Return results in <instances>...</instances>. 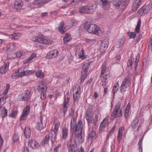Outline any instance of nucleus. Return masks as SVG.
Returning a JSON list of instances; mask_svg holds the SVG:
<instances>
[{
	"label": "nucleus",
	"mask_w": 152,
	"mask_h": 152,
	"mask_svg": "<svg viewBox=\"0 0 152 152\" xmlns=\"http://www.w3.org/2000/svg\"><path fill=\"white\" fill-rule=\"evenodd\" d=\"M119 85L118 84H115L114 86L113 91L114 94L115 93L118 89Z\"/></svg>",
	"instance_id": "59"
},
{
	"label": "nucleus",
	"mask_w": 152,
	"mask_h": 152,
	"mask_svg": "<svg viewBox=\"0 0 152 152\" xmlns=\"http://www.w3.org/2000/svg\"><path fill=\"white\" fill-rule=\"evenodd\" d=\"M16 56L18 57H20L23 55V53L21 51H18L15 53Z\"/></svg>",
	"instance_id": "62"
},
{
	"label": "nucleus",
	"mask_w": 152,
	"mask_h": 152,
	"mask_svg": "<svg viewBox=\"0 0 152 152\" xmlns=\"http://www.w3.org/2000/svg\"><path fill=\"white\" fill-rule=\"evenodd\" d=\"M68 134V130L66 127H64L62 129V138L65 139L66 138Z\"/></svg>",
	"instance_id": "31"
},
{
	"label": "nucleus",
	"mask_w": 152,
	"mask_h": 152,
	"mask_svg": "<svg viewBox=\"0 0 152 152\" xmlns=\"http://www.w3.org/2000/svg\"><path fill=\"white\" fill-rule=\"evenodd\" d=\"M84 28L86 31L88 33L98 36H100L104 32L98 26L94 24L86 23L85 25Z\"/></svg>",
	"instance_id": "1"
},
{
	"label": "nucleus",
	"mask_w": 152,
	"mask_h": 152,
	"mask_svg": "<svg viewBox=\"0 0 152 152\" xmlns=\"http://www.w3.org/2000/svg\"><path fill=\"white\" fill-rule=\"evenodd\" d=\"M70 24L73 26H76L78 24V21L75 19H72L70 20Z\"/></svg>",
	"instance_id": "52"
},
{
	"label": "nucleus",
	"mask_w": 152,
	"mask_h": 152,
	"mask_svg": "<svg viewBox=\"0 0 152 152\" xmlns=\"http://www.w3.org/2000/svg\"><path fill=\"white\" fill-rule=\"evenodd\" d=\"M71 35L68 33L66 34L65 37L63 38V41L65 44H67L71 39Z\"/></svg>",
	"instance_id": "34"
},
{
	"label": "nucleus",
	"mask_w": 152,
	"mask_h": 152,
	"mask_svg": "<svg viewBox=\"0 0 152 152\" xmlns=\"http://www.w3.org/2000/svg\"><path fill=\"white\" fill-rule=\"evenodd\" d=\"M140 54L138 53L136 57V59H135V63H134L135 66V69L136 68V67H137V66L138 65V63L139 61V60L140 58Z\"/></svg>",
	"instance_id": "56"
},
{
	"label": "nucleus",
	"mask_w": 152,
	"mask_h": 152,
	"mask_svg": "<svg viewBox=\"0 0 152 152\" xmlns=\"http://www.w3.org/2000/svg\"><path fill=\"white\" fill-rule=\"evenodd\" d=\"M7 110L5 107L2 106L0 107V115L3 118H4L7 115Z\"/></svg>",
	"instance_id": "25"
},
{
	"label": "nucleus",
	"mask_w": 152,
	"mask_h": 152,
	"mask_svg": "<svg viewBox=\"0 0 152 152\" xmlns=\"http://www.w3.org/2000/svg\"><path fill=\"white\" fill-rule=\"evenodd\" d=\"M70 101V96L69 93H67L64 96V100L63 105V110L64 114L67 111V107L69 106Z\"/></svg>",
	"instance_id": "8"
},
{
	"label": "nucleus",
	"mask_w": 152,
	"mask_h": 152,
	"mask_svg": "<svg viewBox=\"0 0 152 152\" xmlns=\"http://www.w3.org/2000/svg\"><path fill=\"white\" fill-rule=\"evenodd\" d=\"M152 8V6L150 4L144 5L137 12V13L140 16H144L148 13H149Z\"/></svg>",
	"instance_id": "3"
},
{
	"label": "nucleus",
	"mask_w": 152,
	"mask_h": 152,
	"mask_svg": "<svg viewBox=\"0 0 152 152\" xmlns=\"http://www.w3.org/2000/svg\"><path fill=\"white\" fill-rule=\"evenodd\" d=\"M30 92L29 90H26L25 92L20 95V98L23 101H26L30 97Z\"/></svg>",
	"instance_id": "22"
},
{
	"label": "nucleus",
	"mask_w": 152,
	"mask_h": 152,
	"mask_svg": "<svg viewBox=\"0 0 152 152\" xmlns=\"http://www.w3.org/2000/svg\"><path fill=\"white\" fill-rule=\"evenodd\" d=\"M50 136L48 135H47L45 137L44 139H43L41 142V145H44L45 144H48V142L50 139Z\"/></svg>",
	"instance_id": "40"
},
{
	"label": "nucleus",
	"mask_w": 152,
	"mask_h": 152,
	"mask_svg": "<svg viewBox=\"0 0 152 152\" xmlns=\"http://www.w3.org/2000/svg\"><path fill=\"white\" fill-rule=\"evenodd\" d=\"M131 82L129 79L125 78L122 80L120 86V91L121 93H124L129 88Z\"/></svg>",
	"instance_id": "4"
},
{
	"label": "nucleus",
	"mask_w": 152,
	"mask_h": 152,
	"mask_svg": "<svg viewBox=\"0 0 152 152\" xmlns=\"http://www.w3.org/2000/svg\"><path fill=\"white\" fill-rule=\"evenodd\" d=\"M61 144H58L54 149V152H58L59 148L61 147Z\"/></svg>",
	"instance_id": "63"
},
{
	"label": "nucleus",
	"mask_w": 152,
	"mask_h": 152,
	"mask_svg": "<svg viewBox=\"0 0 152 152\" xmlns=\"http://www.w3.org/2000/svg\"><path fill=\"white\" fill-rule=\"evenodd\" d=\"M9 64L8 63H6L5 64L0 68V73L2 74L6 73L8 70Z\"/></svg>",
	"instance_id": "23"
},
{
	"label": "nucleus",
	"mask_w": 152,
	"mask_h": 152,
	"mask_svg": "<svg viewBox=\"0 0 152 152\" xmlns=\"http://www.w3.org/2000/svg\"><path fill=\"white\" fill-rule=\"evenodd\" d=\"M30 110V106L28 105L23 110L22 114L20 116V120L23 121L26 119L28 115Z\"/></svg>",
	"instance_id": "10"
},
{
	"label": "nucleus",
	"mask_w": 152,
	"mask_h": 152,
	"mask_svg": "<svg viewBox=\"0 0 152 152\" xmlns=\"http://www.w3.org/2000/svg\"><path fill=\"white\" fill-rule=\"evenodd\" d=\"M46 96V92L45 91L43 92L41 94V98L42 99H43L45 98Z\"/></svg>",
	"instance_id": "64"
},
{
	"label": "nucleus",
	"mask_w": 152,
	"mask_h": 152,
	"mask_svg": "<svg viewBox=\"0 0 152 152\" xmlns=\"http://www.w3.org/2000/svg\"><path fill=\"white\" fill-rule=\"evenodd\" d=\"M64 21H62L61 23L59 26L58 28L59 31L62 34L64 33L65 32V31L64 29Z\"/></svg>",
	"instance_id": "36"
},
{
	"label": "nucleus",
	"mask_w": 152,
	"mask_h": 152,
	"mask_svg": "<svg viewBox=\"0 0 152 152\" xmlns=\"http://www.w3.org/2000/svg\"><path fill=\"white\" fill-rule=\"evenodd\" d=\"M38 91L39 92H42L45 91L46 90L45 87L43 86H38L37 88Z\"/></svg>",
	"instance_id": "50"
},
{
	"label": "nucleus",
	"mask_w": 152,
	"mask_h": 152,
	"mask_svg": "<svg viewBox=\"0 0 152 152\" xmlns=\"http://www.w3.org/2000/svg\"><path fill=\"white\" fill-rule=\"evenodd\" d=\"M37 77L40 79H42L44 77V75L41 70H39L35 73Z\"/></svg>",
	"instance_id": "43"
},
{
	"label": "nucleus",
	"mask_w": 152,
	"mask_h": 152,
	"mask_svg": "<svg viewBox=\"0 0 152 152\" xmlns=\"http://www.w3.org/2000/svg\"><path fill=\"white\" fill-rule=\"evenodd\" d=\"M17 110L13 111L9 115V117L12 118H15L17 115Z\"/></svg>",
	"instance_id": "57"
},
{
	"label": "nucleus",
	"mask_w": 152,
	"mask_h": 152,
	"mask_svg": "<svg viewBox=\"0 0 152 152\" xmlns=\"http://www.w3.org/2000/svg\"><path fill=\"white\" fill-rule=\"evenodd\" d=\"M42 121V119L41 118L38 119L36 126V128L37 130H41L43 129Z\"/></svg>",
	"instance_id": "20"
},
{
	"label": "nucleus",
	"mask_w": 152,
	"mask_h": 152,
	"mask_svg": "<svg viewBox=\"0 0 152 152\" xmlns=\"http://www.w3.org/2000/svg\"><path fill=\"white\" fill-rule=\"evenodd\" d=\"M28 145L31 148L34 149H39L40 147L38 143L34 139L29 140L28 142Z\"/></svg>",
	"instance_id": "12"
},
{
	"label": "nucleus",
	"mask_w": 152,
	"mask_h": 152,
	"mask_svg": "<svg viewBox=\"0 0 152 152\" xmlns=\"http://www.w3.org/2000/svg\"><path fill=\"white\" fill-rule=\"evenodd\" d=\"M128 35L129 36L130 39L134 38L136 36V34L135 32H129L127 33Z\"/></svg>",
	"instance_id": "51"
},
{
	"label": "nucleus",
	"mask_w": 152,
	"mask_h": 152,
	"mask_svg": "<svg viewBox=\"0 0 152 152\" xmlns=\"http://www.w3.org/2000/svg\"><path fill=\"white\" fill-rule=\"evenodd\" d=\"M87 73L85 72V71L82 72L81 76V81H83L84 80V79L86 77L87 74Z\"/></svg>",
	"instance_id": "54"
},
{
	"label": "nucleus",
	"mask_w": 152,
	"mask_h": 152,
	"mask_svg": "<svg viewBox=\"0 0 152 152\" xmlns=\"http://www.w3.org/2000/svg\"><path fill=\"white\" fill-rule=\"evenodd\" d=\"M141 23V19L140 18H139L138 19V21L135 29V32L137 33H139Z\"/></svg>",
	"instance_id": "41"
},
{
	"label": "nucleus",
	"mask_w": 152,
	"mask_h": 152,
	"mask_svg": "<svg viewBox=\"0 0 152 152\" xmlns=\"http://www.w3.org/2000/svg\"><path fill=\"white\" fill-rule=\"evenodd\" d=\"M89 65V64L88 63H85L83 66V69L82 72L85 71V72L87 73Z\"/></svg>",
	"instance_id": "45"
},
{
	"label": "nucleus",
	"mask_w": 152,
	"mask_h": 152,
	"mask_svg": "<svg viewBox=\"0 0 152 152\" xmlns=\"http://www.w3.org/2000/svg\"><path fill=\"white\" fill-rule=\"evenodd\" d=\"M56 135L57 133H54L53 131H51L49 134L48 135L50 136V139L52 144L53 143L56 139Z\"/></svg>",
	"instance_id": "26"
},
{
	"label": "nucleus",
	"mask_w": 152,
	"mask_h": 152,
	"mask_svg": "<svg viewBox=\"0 0 152 152\" xmlns=\"http://www.w3.org/2000/svg\"><path fill=\"white\" fill-rule=\"evenodd\" d=\"M24 68L23 67H21L18 69V70H19V75H20V77H23L26 75V74L25 73V71H23L24 70Z\"/></svg>",
	"instance_id": "47"
},
{
	"label": "nucleus",
	"mask_w": 152,
	"mask_h": 152,
	"mask_svg": "<svg viewBox=\"0 0 152 152\" xmlns=\"http://www.w3.org/2000/svg\"><path fill=\"white\" fill-rule=\"evenodd\" d=\"M96 135V132L93 131H91L89 134L88 137L90 138H93L95 137Z\"/></svg>",
	"instance_id": "58"
},
{
	"label": "nucleus",
	"mask_w": 152,
	"mask_h": 152,
	"mask_svg": "<svg viewBox=\"0 0 152 152\" xmlns=\"http://www.w3.org/2000/svg\"><path fill=\"white\" fill-rule=\"evenodd\" d=\"M83 125L81 120H79L76 124L75 132H83Z\"/></svg>",
	"instance_id": "15"
},
{
	"label": "nucleus",
	"mask_w": 152,
	"mask_h": 152,
	"mask_svg": "<svg viewBox=\"0 0 152 152\" xmlns=\"http://www.w3.org/2000/svg\"><path fill=\"white\" fill-rule=\"evenodd\" d=\"M19 70L17 69L15 72H14L12 75V77L13 79L16 78L20 77V75H19Z\"/></svg>",
	"instance_id": "48"
},
{
	"label": "nucleus",
	"mask_w": 152,
	"mask_h": 152,
	"mask_svg": "<svg viewBox=\"0 0 152 152\" xmlns=\"http://www.w3.org/2000/svg\"><path fill=\"white\" fill-rule=\"evenodd\" d=\"M125 129L124 127L121 126L119 128L118 131L117 138L118 141L119 142H120L121 141L123 135L125 134Z\"/></svg>",
	"instance_id": "14"
},
{
	"label": "nucleus",
	"mask_w": 152,
	"mask_h": 152,
	"mask_svg": "<svg viewBox=\"0 0 152 152\" xmlns=\"http://www.w3.org/2000/svg\"><path fill=\"white\" fill-rule=\"evenodd\" d=\"M87 6L89 14H92L94 13L97 7L95 2H92Z\"/></svg>",
	"instance_id": "17"
},
{
	"label": "nucleus",
	"mask_w": 152,
	"mask_h": 152,
	"mask_svg": "<svg viewBox=\"0 0 152 152\" xmlns=\"http://www.w3.org/2000/svg\"><path fill=\"white\" fill-rule=\"evenodd\" d=\"M113 3L116 8L121 10H124L127 4V3L124 0H115Z\"/></svg>",
	"instance_id": "5"
},
{
	"label": "nucleus",
	"mask_w": 152,
	"mask_h": 152,
	"mask_svg": "<svg viewBox=\"0 0 152 152\" xmlns=\"http://www.w3.org/2000/svg\"><path fill=\"white\" fill-rule=\"evenodd\" d=\"M21 35V34L20 33H14L10 35V37L12 39L17 40L19 39Z\"/></svg>",
	"instance_id": "37"
},
{
	"label": "nucleus",
	"mask_w": 152,
	"mask_h": 152,
	"mask_svg": "<svg viewBox=\"0 0 152 152\" xmlns=\"http://www.w3.org/2000/svg\"><path fill=\"white\" fill-rule=\"evenodd\" d=\"M46 1V0H34L33 2L34 5H37L39 7H40L45 4Z\"/></svg>",
	"instance_id": "24"
},
{
	"label": "nucleus",
	"mask_w": 152,
	"mask_h": 152,
	"mask_svg": "<svg viewBox=\"0 0 152 152\" xmlns=\"http://www.w3.org/2000/svg\"><path fill=\"white\" fill-rule=\"evenodd\" d=\"M31 131L30 129L28 127L25 128L24 130V135L25 137L27 139L29 138L30 137Z\"/></svg>",
	"instance_id": "30"
},
{
	"label": "nucleus",
	"mask_w": 152,
	"mask_h": 152,
	"mask_svg": "<svg viewBox=\"0 0 152 152\" xmlns=\"http://www.w3.org/2000/svg\"><path fill=\"white\" fill-rule=\"evenodd\" d=\"M35 70H26L25 71L26 75H29L33 74H34L35 72Z\"/></svg>",
	"instance_id": "60"
},
{
	"label": "nucleus",
	"mask_w": 152,
	"mask_h": 152,
	"mask_svg": "<svg viewBox=\"0 0 152 152\" xmlns=\"http://www.w3.org/2000/svg\"><path fill=\"white\" fill-rule=\"evenodd\" d=\"M100 76L101 77V81L102 83V85L103 86H104L106 85L107 83H108L110 79V76L109 75L107 74L103 76L102 75L101 76L100 75Z\"/></svg>",
	"instance_id": "19"
},
{
	"label": "nucleus",
	"mask_w": 152,
	"mask_h": 152,
	"mask_svg": "<svg viewBox=\"0 0 152 152\" xmlns=\"http://www.w3.org/2000/svg\"><path fill=\"white\" fill-rule=\"evenodd\" d=\"M101 46L99 48L100 50L102 52L104 51L108 47V45L106 42L101 41Z\"/></svg>",
	"instance_id": "29"
},
{
	"label": "nucleus",
	"mask_w": 152,
	"mask_h": 152,
	"mask_svg": "<svg viewBox=\"0 0 152 152\" xmlns=\"http://www.w3.org/2000/svg\"><path fill=\"white\" fill-rule=\"evenodd\" d=\"M93 110L91 108L88 109L86 113L85 118L88 123H91L93 120Z\"/></svg>",
	"instance_id": "11"
},
{
	"label": "nucleus",
	"mask_w": 152,
	"mask_h": 152,
	"mask_svg": "<svg viewBox=\"0 0 152 152\" xmlns=\"http://www.w3.org/2000/svg\"><path fill=\"white\" fill-rule=\"evenodd\" d=\"M69 115L72 117H75L74 111L73 109H71L69 111Z\"/></svg>",
	"instance_id": "61"
},
{
	"label": "nucleus",
	"mask_w": 152,
	"mask_h": 152,
	"mask_svg": "<svg viewBox=\"0 0 152 152\" xmlns=\"http://www.w3.org/2000/svg\"><path fill=\"white\" fill-rule=\"evenodd\" d=\"M58 52L57 50H52L48 52L46 56V58L48 59L52 58L53 57L56 56Z\"/></svg>",
	"instance_id": "21"
},
{
	"label": "nucleus",
	"mask_w": 152,
	"mask_h": 152,
	"mask_svg": "<svg viewBox=\"0 0 152 152\" xmlns=\"http://www.w3.org/2000/svg\"><path fill=\"white\" fill-rule=\"evenodd\" d=\"M77 115L76 117H72L70 122V127L71 129H73L75 128V124L76 121V118Z\"/></svg>",
	"instance_id": "35"
},
{
	"label": "nucleus",
	"mask_w": 152,
	"mask_h": 152,
	"mask_svg": "<svg viewBox=\"0 0 152 152\" xmlns=\"http://www.w3.org/2000/svg\"><path fill=\"white\" fill-rule=\"evenodd\" d=\"M36 54L34 53L31 54V55L28 58L26 59L23 61V63L25 64L27 63L28 61L32 60L33 58L36 57Z\"/></svg>",
	"instance_id": "42"
},
{
	"label": "nucleus",
	"mask_w": 152,
	"mask_h": 152,
	"mask_svg": "<svg viewBox=\"0 0 152 152\" xmlns=\"http://www.w3.org/2000/svg\"><path fill=\"white\" fill-rule=\"evenodd\" d=\"M23 6V3L20 0L16 1L14 4V9L17 10H20Z\"/></svg>",
	"instance_id": "27"
},
{
	"label": "nucleus",
	"mask_w": 152,
	"mask_h": 152,
	"mask_svg": "<svg viewBox=\"0 0 152 152\" xmlns=\"http://www.w3.org/2000/svg\"><path fill=\"white\" fill-rule=\"evenodd\" d=\"M38 42L42 44L48 45L51 44L52 41L47 37L42 34L38 35Z\"/></svg>",
	"instance_id": "6"
},
{
	"label": "nucleus",
	"mask_w": 152,
	"mask_h": 152,
	"mask_svg": "<svg viewBox=\"0 0 152 152\" xmlns=\"http://www.w3.org/2000/svg\"><path fill=\"white\" fill-rule=\"evenodd\" d=\"M108 122V120L107 118L104 119L100 125L99 129L100 130H103L105 127L106 124Z\"/></svg>",
	"instance_id": "33"
},
{
	"label": "nucleus",
	"mask_w": 152,
	"mask_h": 152,
	"mask_svg": "<svg viewBox=\"0 0 152 152\" xmlns=\"http://www.w3.org/2000/svg\"><path fill=\"white\" fill-rule=\"evenodd\" d=\"M110 1V0H101L100 3L103 7L106 9L107 7L108 6V2Z\"/></svg>",
	"instance_id": "39"
},
{
	"label": "nucleus",
	"mask_w": 152,
	"mask_h": 152,
	"mask_svg": "<svg viewBox=\"0 0 152 152\" xmlns=\"http://www.w3.org/2000/svg\"><path fill=\"white\" fill-rule=\"evenodd\" d=\"M106 63L105 62L102 65L101 68V76L105 73L107 70V68L106 66Z\"/></svg>",
	"instance_id": "44"
},
{
	"label": "nucleus",
	"mask_w": 152,
	"mask_h": 152,
	"mask_svg": "<svg viewBox=\"0 0 152 152\" xmlns=\"http://www.w3.org/2000/svg\"><path fill=\"white\" fill-rule=\"evenodd\" d=\"M121 105L120 102L117 103L115 106L114 111L118 113L120 110Z\"/></svg>",
	"instance_id": "49"
},
{
	"label": "nucleus",
	"mask_w": 152,
	"mask_h": 152,
	"mask_svg": "<svg viewBox=\"0 0 152 152\" xmlns=\"http://www.w3.org/2000/svg\"><path fill=\"white\" fill-rule=\"evenodd\" d=\"M79 11L81 13L89 14L87 6L80 7Z\"/></svg>",
	"instance_id": "32"
},
{
	"label": "nucleus",
	"mask_w": 152,
	"mask_h": 152,
	"mask_svg": "<svg viewBox=\"0 0 152 152\" xmlns=\"http://www.w3.org/2000/svg\"><path fill=\"white\" fill-rule=\"evenodd\" d=\"M143 0H135L133 2L132 10L133 11H135L137 10L139 6L141 4Z\"/></svg>",
	"instance_id": "18"
},
{
	"label": "nucleus",
	"mask_w": 152,
	"mask_h": 152,
	"mask_svg": "<svg viewBox=\"0 0 152 152\" xmlns=\"http://www.w3.org/2000/svg\"><path fill=\"white\" fill-rule=\"evenodd\" d=\"M15 48L16 46L15 44L10 43L7 45L6 47L2 48V50L5 52L6 50H9L10 51H14Z\"/></svg>",
	"instance_id": "16"
},
{
	"label": "nucleus",
	"mask_w": 152,
	"mask_h": 152,
	"mask_svg": "<svg viewBox=\"0 0 152 152\" xmlns=\"http://www.w3.org/2000/svg\"><path fill=\"white\" fill-rule=\"evenodd\" d=\"M75 55L76 56L82 60L85 59L87 58V55L84 54L83 48L81 49L77 48L76 50Z\"/></svg>",
	"instance_id": "9"
},
{
	"label": "nucleus",
	"mask_w": 152,
	"mask_h": 152,
	"mask_svg": "<svg viewBox=\"0 0 152 152\" xmlns=\"http://www.w3.org/2000/svg\"><path fill=\"white\" fill-rule=\"evenodd\" d=\"M75 140L71 138L67 143L68 152H75L76 148L75 145Z\"/></svg>",
	"instance_id": "7"
},
{
	"label": "nucleus",
	"mask_w": 152,
	"mask_h": 152,
	"mask_svg": "<svg viewBox=\"0 0 152 152\" xmlns=\"http://www.w3.org/2000/svg\"><path fill=\"white\" fill-rule=\"evenodd\" d=\"M130 109V104L129 103L127 104L125 110L124 116L126 118H127L129 116V113Z\"/></svg>",
	"instance_id": "38"
},
{
	"label": "nucleus",
	"mask_w": 152,
	"mask_h": 152,
	"mask_svg": "<svg viewBox=\"0 0 152 152\" xmlns=\"http://www.w3.org/2000/svg\"><path fill=\"white\" fill-rule=\"evenodd\" d=\"M60 126V123L59 122L55 123L52 127V129L51 131H53V132L55 133H57L58 129Z\"/></svg>",
	"instance_id": "28"
},
{
	"label": "nucleus",
	"mask_w": 152,
	"mask_h": 152,
	"mask_svg": "<svg viewBox=\"0 0 152 152\" xmlns=\"http://www.w3.org/2000/svg\"><path fill=\"white\" fill-rule=\"evenodd\" d=\"M81 91L80 86L76 85L73 89V99L74 102H77L80 97Z\"/></svg>",
	"instance_id": "2"
},
{
	"label": "nucleus",
	"mask_w": 152,
	"mask_h": 152,
	"mask_svg": "<svg viewBox=\"0 0 152 152\" xmlns=\"http://www.w3.org/2000/svg\"><path fill=\"white\" fill-rule=\"evenodd\" d=\"M75 137L78 141L79 143H82L84 140V132H75Z\"/></svg>",
	"instance_id": "13"
},
{
	"label": "nucleus",
	"mask_w": 152,
	"mask_h": 152,
	"mask_svg": "<svg viewBox=\"0 0 152 152\" xmlns=\"http://www.w3.org/2000/svg\"><path fill=\"white\" fill-rule=\"evenodd\" d=\"M138 120L137 118L134 120L132 124V126L134 129L137 128L138 125Z\"/></svg>",
	"instance_id": "46"
},
{
	"label": "nucleus",
	"mask_w": 152,
	"mask_h": 152,
	"mask_svg": "<svg viewBox=\"0 0 152 152\" xmlns=\"http://www.w3.org/2000/svg\"><path fill=\"white\" fill-rule=\"evenodd\" d=\"M19 137L18 134H15L13 136V141L15 142H17L19 140Z\"/></svg>",
	"instance_id": "55"
},
{
	"label": "nucleus",
	"mask_w": 152,
	"mask_h": 152,
	"mask_svg": "<svg viewBox=\"0 0 152 152\" xmlns=\"http://www.w3.org/2000/svg\"><path fill=\"white\" fill-rule=\"evenodd\" d=\"M118 113L113 111L111 115L110 119L111 120H114L116 118Z\"/></svg>",
	"instance_id": "53"
}]
</instances>
